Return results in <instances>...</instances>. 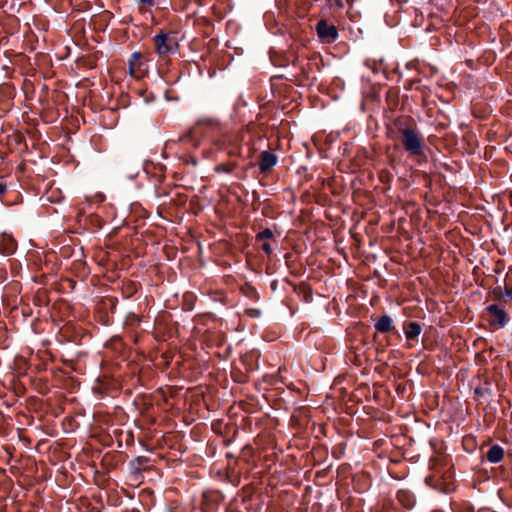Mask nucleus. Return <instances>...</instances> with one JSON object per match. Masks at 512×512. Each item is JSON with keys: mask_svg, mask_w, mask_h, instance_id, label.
I'll return each instance as SVG.
<instances>
[{"mask_svg": "<svg viewBox=\"0 0 512 512\" xmlns=\"http://www.w3.org/2000/svg\"><path fill=\"white\" fill-rule=\"evenodd\" d=\"M504 449L498 445H492L486 453V459L488 462L496 464L503 460Z\"/></svg>", "mask_w": 512, "mask_h": 512, "instance_id": "obj_10", "label": "nucleus"}, {"mask_svg": "<svg viewBox=\"0 0 512 512\" xmlns=\"http://www.w3.org/2000/svg\"><path fill=\"white\" fill-rule=\"evenodd\" d=\"M421 331V325L417 322H408L404 325V333L408 340L417 338Z\"/></svg>", "mask_w": 512, "mask_h": 512, "instance_id": "obj_11", "label": "nucleus"}, {"mask_svg": "<svg viewBox=\"0 0 512 512\" xmlns=\"http://www.w3.org/2000/svg\"><path fill=\"white\" fill-rule=\"evenodd\" d=\"M156 51L160 56L173 53L177 50L178 44L169 34H158L154 37Z\"/></svg>", "mask_w": 512, "mask_h": 512, "instance_id": "obj_2", "label": "nucleus"}, {"mask_svg": "<svg viewBox=\"0 0 512 512\" xmlns=\"http://www.w3.org/2000/svg\"><path fill=\"white\" fill-rule=\"evenodd\" d=\"M248 313H249V315H250V316H252V317H257V316H259V315H260V311H259V310H255V309H253V310H249V311H248Z\"/></svg>", "mask_w": 512, "mask_h": 512, "instance_id": "obj_13", "label": "nucleus"}, {"mask_svg": "<svg viewBox=\"0 0 512 512\" xmlns=\"http://www.w3.org/2000/svg\"><path fill=\"white\" fill-rule=\"evenodd\" d=\"M488 314L490 315V324L495 325L499 328H502L506 325L508 320V315L506 311L502 308H500L496 304L489 305L486 308Z\"/></svg>", "mask_w": 512, "mask_h": 512, "instance_id": "obj_4", "label": "nucleus"}, {"mask_svg": "<svg viewBox=\"0 0 512 512\" xmlns=\"http://www.w3.org/2000/svg\"><path fill=\"white\" fill-rule=\"evenodd\" d=\"M272 239L273 232L270 228H266L256 235L257 244L267 255H270L273 252V248L270 244V240Z\"/></svg>", "mask_w": 512, "mask_h": 512, "instance_id": "obj_7", "label": "nucleus"}, {"mask_svg": "<svg viewBox=\"0 0 512 512\" xmlns=\"http://www.w3.org/2000/svg\"><path fill=\"white\" fill-rule=\"evenodd\" d=\"M402 144L404 149L411 155H423V141L416 130H402Z\"/></svg>", "mask_w": 512, "mask_h": 512, "instance_id": "obj_1", "label": "nucleus"}, {"mask_svg": "<svg viewBox=\"0 0 512 512\" xmlns=\"http://www.w3.org/2000/svg\"><path fill=\"white\" fill-rule=\"evenodd\" d=\"M374 326L380 333H388L395 329L393 319L389 315L379 317Z\"/></svg>", "mask_w": 512, "mask_h": 512, "instance_id": "obj_9", "label": "nucleus"}, {"mask_svg": "<svg viewBox=\"0 0 512 512\" xmlns=\"http://www.w3.org/2000/svg\"><path fill=\"white\" fill-rule=\"evenodd\" d=\"M316 31L318 37L328 43L335 41L338 37L337 28L332 24H328L325 20L317 23Z\"/></svg>", "mask_w": 512, "mask_h": 512, "instance_id": "obj_3", "label": "nucleus"}, {"mask_svg": "<svg viewBox=\"0 0 512 512\" xmlns=\"http://www.w3.org/2000/svg\"><path fill=\"white\" fill-rule=\"evenodd\" d=\"M278 162V157L270 151H262L259 156L258 167L262 174H268L272 171Z\"/></svg>", "mask_w": 512, "mask_h": 512, "instance_id": "obj_5", "label": "nucleus"}, {"mask_svg": "<svg viewBox=\"0 0 512 512\" xmlns=\"http://www.w3.org/2000/svg\"><path fill=\"white\" fill-rule=\"evenodd\" d=\"M197 125L198 126H210V127H213V126H216L218 125V123L215 121V119L213 118H210V117H204V118H200L198 121H197Z\"/></svg>", "mask_w": 512, "mask_h": 512, "instance_id": "obj_12", "label": "nucleus"}, {"mask_svg": "<svg viewBox=\"0 0 512 512\" xmlns=\"http://www.w3.org/2000/svg\"><path fill=\"white\" fill-rule=\"evenodd\" d=\"M154 0H141L142 3H145V4H152Z\"/></svg>", "mask_w": 512, "mask_h": 512, "instance_id": "obj_16", "label": "nucleus"}, {"mask_svg": "<svg viewBox=\"0 0 512 512\" xmlns=\"http://www.w3.org/2000/svg\"><path fill=\"white\" fill-rule=\"evenodd\" d=\"M506 295L512 298V288L506 289Z\"/></svg>", "mask_w": 512, "mask_h": 512, "instance_id": "obj_14", "label": "nucleus"}, {"mask_svg": "<svg viewBox=\"0 0 512 512\" xmlns=\"http://www.w3.org/2000/svg\"><path fill=\"white\" fill-rule=\"evenodd\" d=\"M145 63L140 52H134L129 59V74L134 78H141L145 73Z\"/></svg>", "mask_w": 512, "mask_h": 512, "instance_id": "obj_6", "label": "nucleus"}, {"mask_svg": "<svg viewBox=\"0 0 512 512\" xmlns=\"http://www.w3.org/2000/svg\"><path fill=\"white\" fill-rule=\"evenodd\" d=\"M219 425H220L219 423H213V424H212V428H213V430L217 432V431H218V426H219Z\"/></svg>", "mask_w": 512, "mask_h": 512, "instance_id": "obj_15", "label": "nucleus"}, {"mask_svg": "<svg viewBox=\"0 0 512 512\" xmlns=\"http://www.w3.org/2000/svg\"><path fill=\"white\" fill-rule=\"evenodd\" d=\"M397 499L403 507L409 510L412 509L416 503L414 494L407 489L399 490L397 493Z\"/></svg>", "mask_w": 512, "mask_h": 512, "instance_id": "obj_8", "label": "nucleus"}]
</instances>
